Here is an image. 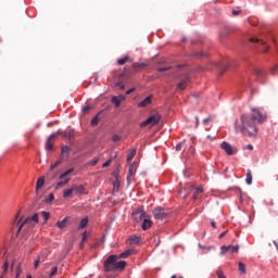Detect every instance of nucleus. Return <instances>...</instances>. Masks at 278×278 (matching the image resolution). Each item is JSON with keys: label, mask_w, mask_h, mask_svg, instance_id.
<instances>
[{"label": "nucleus", "mask_w": 278, "mask_h": 278, "mask_svg": "<svg viewBox=\"0 0 278 278\" xmlns=\"http://www.w3.org/2000/svg\"><path fill=\"white\" fill-rule=\"evenodd\" d=\"M152 214L153 217L157 220H163L168 216L166 208H162V206H155V208L152 211Z\"/></svg>", "instance_id": "39448f33"}, {"label": "nucleus", "mask_w": 278, "mask_h": 278, "mask_svg": "<svg viewBox=\"0 0 278 278\" xmlns=\"http://www.w3.org/2000/svg\"><path fill=\"white\" fill-rule=\"evenodd\" d=\"M227 232H220L219 239H223L226 236Z\"/></svg>", "instance_id": "6e6d98bb"}, {"label": "nucleus", "mask_w": 278, "mask_h": 278, "mask_svg": "<svg viewBox=\"0 0 278 278\" xmlns=\"http://www.w3.org/2000/svg\"><path fill=\"white\" fill-rule=\"evenodd\" d=\"M132 92H135V88L128 89V90L125 92V94H126V96H129V94H131Z\"/></svg>", "instance_id": "de8ad7c7"}, {"label": "nucleus", "mask_w": 278, "mask_h": 278, "mask_svg": "<svg viewBox=\"0 0 278 278\" xmlns=\"http://www.w3.org/2000/svg\"><path fill=\"white\" fill-rule=\"evenodd\" d=\"M89 219L87 217L80 219V226H78L80 229H84L87 227Z\"/></svg>", "instance_id": "f704fd0d"}, {"label": "nucleus", "mask_w": 278, "mask_h": 278, "mask_svg": "<svg viewBox=\"0 0 278 278\" xmlns=\"http://www.w3.org/2000/svg\"><path fill=\"white\" fill-rule=\"evenodd\" d=\"M74 170H75L74 167H72V169H67V172H63V174L59 176V179H61V182L56 184V189L66 186L71 181L70 175L74 173Z\"/></svg>", "instance_id": "20e7f679"}, {"label": "nucleus", "mask_w": 278, "mask_h": 278, "mask_svg": "<svg viewBox=\"0 0 278 278\" xmlns=\"http://www.w3.org/2000/svg\"><path fill=\"white\" fill-rule=\"evenodd\" d=\"M87 240V238H86V235H85V237H83V241H86Z\"/></svg>", "instance_id": "338daca9"}, {"label": "nucleus", "mask_w": 278, "mask_h": 278, "mask_svg": "<svg viewBox=\"0 0 278 278\" xmlns=\"http://www.w3.org/2000/svg\"><path fill=\"white\" fill-rule=\"evenodd\" d=\"M119 186H121V182L118 180L113 182V188H114L115 191L118 190Z\"/></svg>", "instance_id": "ea45409f"}, {"label": "nucleus", "mask_w": 278, "mask_h": 278, "mask_svg": "<svg viewBox=\"0 0 278 278\" xmlns=\"http://www.w3.org/2000/svg\"><path fill=\"white\" fill-rule=\"evenodd\" d=\"M137 154V149L136 148H132L129 152V154L127 155V162L130 163L134 157L136 156Z\"/></svg>", "instance_id": "b1692460"}, {"label": "nucleus", "mask_w": 278, "mask_h": 278, "mask_svg": "<svg viewBox=\"0 0 278 278\" xmlns=\"http://www.w3.org/2000/svg\"><path fill=\"white\" fill-rule=\"evenodd\" d=\"M170 278H177V276H176V275H174V276H172ZM179 278H184V277H179Z\"/></svg>", "instance_id": "0e129e2a"}, {"label": "nucleus", "mask_w": 278, "mask_h": 278, "mask_svg": "<svg viewBox=\"0 0 278 278\" xmlns=\"http://www.w3.org/2000/svg\"><path fill=\"white\" fill-rule=\"evenodd\" d=\"M59 135H61L67 139H73L75 137V129H68L65 131H56V136H59Z\"/></svg>", "instance_id": "dca6fc26"}, {"label": "nucleus", "mask_w": 278, "mask_h": 278, "mask_svg": "<svg viewBox=\"0 0 278 278\" xmlns=\"http://www.w3.org/2000/svg\"><path fill=\"white\" fill-rule=\"evenodd\" d=\"M41 218H43V223H47L50 218V213H48L47 211H42Z\"/></svg>", "instance_id": "72a5a7b5"}, {"label": "nucleus", "mask_w": 278, "mask_h": 278, "mask_svg": "<svg viewBox=\"0 0 278 278\" xmlns=\"http://www.w3.org/2000/svg\"><path fill=\"white\" fill-rule=\"evenodd\" d=\"M254 74H255L257 77H262V76H263V70H261L260 67H255V68H254Z\"/></svg>", "instance_id": "c9c22d12"}, {"label": "nucleus", "mask_w": 278, "mask_h": 278, "mask_svg": "<svg viewBox=\"0 0 278 278\" xmlns=\"http://www.w3.org/2000/svg\"><path fill=\"white\" fill-rule=\"evenodd\" d=\"M126 100V97L123 96V94H119V96H113L111 98V102L116 106V108H119L122 102Z\"/></svg>", "instance_id": "f8f14e48"}, {"label": "nucleus", "mask_w": 278, "mask_h": 278, "mask_svg": "<svg viewBox=\"0 0 278 278\" xmlns=\"http://www.w3.org/2000/svg\"><path fill=\"white\" fill-rule=\"evenodd\" d=\"M29 223L38 224V213H35V215H33V217H26V219H24V222H22V225H20V230L23 228V226L25 224H29Z\"/></svg>", "instance_id": "f3484780"}, {"label": "nucleus", "mask_w": 278, "mask_h": 278, "mask_svg": "<svg viewBox=\"0 0 278 278\" xmlns=\"http://www.w3.org/2000/svg\"><path fill=\"white\" fill-rule=\"evenodd\" d=\"M112 140H113L114 142H117V141L121 140V137H119L118 135H113V136H112Z\"/></svg>", "instance_id": "37998d69"}, {"label": "nucleus", "mask_w": 278, "mask_h": 278, "mask_svg": "<svg viewBox=\"0 0 278 278\" xmlns=\"http://www.w3.org/2000/svg\"><path fill=\"white\" fill-rule=\"evenodd\" d=\"M132 217L136 223H141L146 217H149V215L144 213L143 208H136L135 213H132Z\"/></svg>", "instance_id": "6e6552de"}, {"label": "nucleus", "mask_w": 278, "mask_h": 278, "mask_svg": "<svg viewBox=\"0 0 278 278\" xmlns=\"http://www.w3.org/2000/svg\"><path fill=\"white\" fill-rule=\"evenodd\" d=\"M74 188V193L76 194H84L86 191V187L84 185H78V187H73Z\"/></svg>", "instance_id": "412c9836"}, {"label": "nucleus", "mask_w": 278, "mask_h": 278, "mask_svg": "<svg viewBox=\"0 0 278 278\" xmlns=\"http://www.w3.org/2000/svg\"><path fill=\"white\" fill-rule=\"evenodd\" d=\"M189 152H190L191 154H193V153H194V148H193L192 146H190V148H189Z\"/></svg>", "instance_id": "864d4df0"}, {"label": "nucleus", "mask_w": 278, "mask_h": 278, "mask_svg": "<svg viewBox=\"0 0 278 278\" xmlns=\"http://www.w3.org/2000/svg\"><path fill=\"white\" fill-rule=\"evenodd\" d=\"M58 167V165H55V163L54 164H52L51 166H50V169H54V168H56Z\"/></svg>", "instance_id": "13d9d810"}, {"label": "nucleus", "mask_w": 278, "mask_h": 278, "mask_svg": "<svg viewBox=\"0 0 278 278\" xmlns=\"http://www.w3.org/2000/svg\"><path fill=\"white\" fill-rule=\"evenodd\" d=\"M146 67H147L146 63H138V62L132 63V68L134 70H143Z\"/></svg>", "instance_id": "c756f323"}, {"label": "nucleus", "mask_w": 278, "mask_h": 278, "mask_svg": "<svg viewBox=\"0 0 278 278\" xmlns=\"http://www.w3.org/2000/svg\"><path fill=\"white\" fill-rule=\"evenodd\" d=\"M251 42H255V43H260L261 46H263V52L266 53L269 50V46L266 45V41H264L263 39H258V38H251L250 39Z\"/></svg>", "instance_id": "a211bd4d"}, {"label": "nucleus", "mask_w": 278, "mask_h": 278, "mask_svg": "<svg viewBox=\"0 0 278 278\" xmlns=\"http://www.w3.org/2000/svg\"><path fill=\"white\" fill-rule=\"evenodd\" d=\"M8 269H9V263H8V262H5V263H4V265H3V270H4V273H7V271H8Z\"/></svg>", "instance_id": "09e8293b"}, {"label": "nucleus", "mask_w": 278, "mask_h": 278, "mask_svg": "<svg viewBox=\"0 0 278 278\" xmlns=\"http://www.w3.org/2000/svg\"><path fill=\"white\" fill-rule=\"evenodd\" d=\"M274 244H275V247H276V249H277V251H278V243H277V242H274Z\"/></svg>", "instance_id": "680f3d73"}, {"label": "nucleus", "mask_w": 278, "mask_h": 278, "mask_svg": "<svg viewBox=\"0 0 278 278\" xmlns=\"http://www.w3.org/2000/svg\"><path fill=\"white\" fill-rule=\"evenodd\" d=\"M220 148L226 152L227 155H235L238 153V149L232 147L229 142L223 141Z\"/></svg>", "instance_id": "0eeeda50"}, {"label": "nucleus", "mask_w": 278, "mask_h": 278, "mask_svg": "<svg viewBox=\"0 0 278 278\" xmlns=\"http://www.w3.org/2000/svg\"><path fill=\"white\" fill-rule=\"evenodd\" d=\"M137 163L136 162H132L130 165H129V169H128V174H127V184H130V178L134 177L137 173Z\"/></svg>", "instance_id": "9b49d317"}, {"label": "nucleus", "mask_w": 278, "mask_h": 278, "mask_svg": "<svg viewBox=\"0 0 278 278\" xmlns=\"http://www.w3.org/2000/svg\"><path fill=\"white\" fill-rule=\"evenodd\" d=\"M152 99H153V96L152 94H149L148 97H146L142 101H140L137 106L138 108H147L149 105L152 104Z\"/></svg>", "instance_id": "4468645a"}, {"label": "nucleus", "mask_w": 278, "mask_h": 278, "mask_svg": "<svg viewBox=\"0 0 278 278\" xmlns=\"http://www.w3.org/2000/svg\"><path fill=\"white\" fill-rule=\"evenodd\" d=\"M62 164V160H58L56 162H54V166H59Z\"/></svg>", "instance_id": "603ef678"}, {"label": "nucleus", "mask_w": 278, "mask_h": 278, "mask_svg": "<svg viewBox=\"0 0 278 278\" xmlns=\"http://www.w3.org/2000/svg\"><path fill=\"white\" fill-rule=\"evenodd\" d=\"M22 270H21V266H17V274L15 275V278H18L21 275Z\"/></svg>", "instance_id": "8fccbe9b"}, {"label": "nucleus", "mask_w": 278, "mask_h": 278, "mask_svg": "<svg viewBox=\"0 0 278 278\" xmlns=\"http://www.w3.org/2000/svg\"><path fill=\"white\" fill-rule=\"evenodd\" d=\"M184 146H185V142H179V143H177V144L175 146V150H176V151H181L182 148H184Z\"/></svg>", "instance_id": "4c0bfd02"}, {"label": "nucleus", "mask_w": 278, "mask_h": 278, "mask_svg": "<svg viewBox=\"0 0 278 278\" xmlns=\"http://www.w3.org/2000/svg\"><path fill=\"white\" fill-rule=\"evenodd\" d=\"M170 70H172V66H165V67H159L157 72L163 73V72H167V71H170Z\"/></svg>", "instance_id": "58836bf2"}, {"label": "nucleus", "mask_w": 278, "mask_h": 278, "mask_svg": "<svg viewBox=\"0 0 278 278\" xmlns=\"http://www.w3.org/2000/svg\"><path fill=\"white\" fill-rule=\"evenodd\" d=\"M51 265H52V263L46 264V268L50 267Z\"/></svg>", "instance_id": "052dcab7"}, {"label": "nucleus", "mask_w": 278, "mask_h": 278, "mask_svg": "<svg viewBox=\"0 0 278 278\" xmlns=\"http://www.w3.org/2000/svg\"><path fill=\"white\" fill-rule=\"evenodd\" d=\"M59 271L58 266L52 267V269H50V275H48V278H53Z\"/></svg>", "instance_id": "2f4dec72"}, {"label": "nucleus", "mask_w": 278, "mask_h": 278, "mask_svg": "<svg viewBox=\"0 0 278 278\" xmlns=\"http://www.w3.org/2000/svg\"><path fill=\"white\" fill-rule=\"evenodd\" d=\"M67 225H68V217H65L61 222H56V227H59V229H64L67 227Z\"/></svg>", "instance_id": "aec40b11"}, {"label": "nucleus", "mask_w": 278, "mask_h": 278, "mask_svg": "<svg viewBox=\"0 0 278 278\" xmlns=\"http://www.w3.org/2000/svg\"><path fill=\"white\" fill-rule=\"evenodd\" d=\"M239 250H240V247L239 245H223L220 248V255H226V254H229V255H233V254H238L239 253Z\"/></svg>", "instance_id": "423d86ee"}, {"label": "nucleus", "mask_w": 278, "mask_h": 278, "mask_svg": "<svg viewBox=\"0 0 278 278\" xmlns=\"http://www.w3.org/2000/svg\"><path fill=\"white\" fill-rule=\"evenodd\" d=\"M190 85V76L189 75H184L179 83L177 84V88L179 90H186Z\"/></svg>", "instance_id": "1a4fd4ad"}, {"label": "nucleus", "mask_w": 278, "mask_h": 278, "mask_svg": "<svg viewBox=\"0 0 278 278\" xmlns=\"http://www.w3.org/2000/svg\"><path fill=\"white\" fill-rule=\"evenodd\" d=\"M54 195H53V193H50V195H48V200H46V201H48V202H52V201H54Z\"/></svg>", "instance_id": "a18cd8bd"}, {"label": "nucleus", "mask_w": 278, "mask_h": 278, "mask_svg": "<svg viewBox=\"0 0 278 278\" xmlns=\"http://www.w3.org/2000/svg\"><path fill=\"white\" fill-rule=\"evenodd\" d=\"M99 162V157H93L91 161H90V165L91 166H96Z\"/></svg>", "instance_id": "a19ab883"}, {"label": "nucleus", "mask_w": 278, "mask_h": 278, "mask_svg": "<svg viewBox=\"0 0 278 278\" xmlns=\"http://www.w3.org/2000/svg\"><path fill=\"white\" fill-rule=\"evenodd\" d=\"M74 193H75L74 187H71L70 189H65V191H63V199H71V198H73Z\"/></svg>", "instance_id": "6ab92c4d"}, {"label": "nucleus", "mask_w": 278, "mask_h": 278, "mask_svg": "<svg viewBox=\"0 0 278 278\" xmlns=\"http://www.w3.org/2000/svg\"><path fill=\"white\" fill-rule=\"evenodd\" d=\"M45 186V178H39L37 179V187L36 190L38 191L39 189H41Z\"/></svg>", "instance_id": "7c9ffc66"}, {"label": "nucleus", "mask_w": 278, "mask_h": 278, "mask_svg": "<svg viewBox=\"0 0 278 278\" xmlns=\"http://www.w3.org/2000/svg\"><path fill=\"white\" fill-rule=\"evenodd\" d=\"M216 275H217L218 278H226V276L224 275V273L220 271V270H217Z\"/></svg>", "instance_id": "c03bdc74"}, {"label": "nucleus", "mask_w": 278, "mask_h": 278, "mask_svg": "<svg viewBox=\"0 0 278 278\" xmlns=\"http://www.w3.org/2000/svg\"><path fill=\"white\" fill-rule=\"evenodd\" d=\"M135 253L134 250H127L124 253H122L119 256H117L118 258H127L128 256L132 255Z\"/></svg>", "instance_id": "cd10ccee"}, {"label": "nucleus", "mask_w": 278, "mask_h": 278, "mask_svg": "<svg viewBox=\"0 0 278 278\" xmlns=\"http://www.w3.org/2000/svg\"><path fill=\"white\" fill-rule=\"evenodd\" d=\"M195 121H197V125H199V117H195Z\"/></svg>", "instance_id": "69168bd1"}, {"label": "nucleus", "mask_w": 278, "mask_h": 278, "mask_svg": "<svg viewBox=\"0 0 278 278\" xmlns=\"http://www.w3.org/2000/svg\"><path fill=\"white\" fill-rule=\"evenodd\" d=\"M190 192H192V200L193 201H197L200 197V194H202L204 192V189L203 187H194V186H191L190 187Z\"/></svg>", "instance_id": "9d476101"}, {"label": "nucleus", "mask_w": 278, "mask_h": 278, "mask_svg": "<svg viewBox=\"0 0 278 278\" xmlns=\"http://www.w3.org/2000/svg\"><path fill=\"white\" fill-rule=\"evenodd\" d=\"M245 182L249 186H251L253 184V175H252L251 169H248V172H247Z\"/></svg>", "instance_id": "4be33fe9"}, {"label": "nucleus", "mask_w": 278, "mask_h": 278, "mask_svg": "<svg viewBox=\"0 0 278 278\" xmlns=\"http://www.w3.org/2000/svg\"><path fill=\"white\" fill-rule=\"evenodd\" d=\"M70 151H71V148L68 146L61 147V155H65V154L68 155Z\"/></svg>", "instance_id": "473e14b6"}, {"label": "nucleus", "mask_w": 278, "mask_h": 278, "mask_svg": "<svg viewBox=\"0 0 278 278\" xmlns=\"http://www.w3.org/2000/svg\"><path fill=\"white\" fill-rule=\"evenodd\" d=\"M248 149H249V150H253L254 147H253L252 144H248Z\"/></svg>", "instance_id": "bf43d9fd"}, {"label": "nucleus", "mask_w": 278, "mask_h": 278, "mask_svg": "<svg viewBox=\"0 0 278 278\" xmlns=\"http://www.w3.org/2000/svg\"><path fill=\"white\" fill-rule=\"evenodd\" d=\"M211 227H212L213 229H216V228H217L216 222L212 220V222H211Z\"/></svg>", "instance_id": "3c124183"}, {"label": "nucleus", "mask_w": 278, "mask_h": 278, "mask_svg": "<svg viewBox=\"0 0 278 278\" xmlns=\"http://www.w3.org/2000/svg\"><path fill=\"white\" fill-rule=\"evenodd\" d=\"M238 270H239L240 275H245L247 266L243 263H238Z\"/></svg>", "instance_id": "c85d7f7f"}, {"label": "nucleus", "mask_w": 278, "mask_h": 278, "mask_svg": "<svg viewBox=\"0 0 278 278\" xmlns=\"http://www.w3.org/2000/svg\"><path fill=\"white\" fill-rule=\"evenodd\" d=\"M141 241V238L138 237L137 235H132L130 238H129V243L130 244H138L140 243Z\"/></svg>", "instance_id": "5701e85b"}, {"label": "nucleus", "mask_w": 278, "mask_h": 278, "mask_svg": "<svg viewBox=\"0 0 278 278\" xmlns=\"http://www.w3.org/2000/svg\"><path fill=\"white\" fill-rule=\"evenodd\" d=\"M43 262H45V258L41 260V257H37V260H35V269H37L39 267V264Z\"/></svg>", "instance_id": "e433bc0d"}, {"label": "nucleus", "mask_w": 278, "mask_h": 278, "mask_svg": "<svg viewBox=\"0 0 278 278\" xmlns=\"http://www.w3.org/2000/svg\"><path fill=\"white\" fill-rule=\"evenodd\" d=\"M116 157H117V153H115L114 156H111L110 159H108V160L102 164V167H103V168L109 167V166L111 165L112 161H113L114 159H116Z\"/></svg>", "instance_id": "bb28decb"}, {"label": "nucleus", "mask_w": 278, "mask_h": 278, "mask_svg": "<svg viewBox=\"0 0 278 278\" xmlns=\"http://www.w3.org/2000/svg\"><path fill=\"white\" fill-rule=\"evenodd\" d=\"M26 278H33L31 275L26 276Z\"/></svg>", "instance_id": "774afa93"}, {"label": "nucleus", "mask_w": 278, "mask_h": 278, "mask_svg": "<svg viewBox=\"0 0 278 278\" xmlns=\"http://www.w3.org/2000/svg\"><path fill=\"white\" fill-rule=\"evenodd\" d=\"M210 121H211V118L206 117V118L203 119V124H207Z\"/></svg>", "instance_id": "5fc2aeb1"}, {"label": "nucleus", "mask_w": 278, "mask_h": 278, "mask_svg": "<svg viewBox=\"0 0 278 278\" xmlns=\"http://www.w3.org/2000/svg\"><path fill=\"white\" fill-rule=\"evenodd\" d=\"M99 115H100V113L96 114V115L92 117V119H91V122H90V125H91L92 127H96V126L99 124V122H100Z\"/></svg>", "instance_id": "a878e982"}, {"label": "nucleus", "mask_w": 278, "mask_h": 278, "mask_svg": "<svg viewBox=\"0 0 278 278\" xmlns=\"http://www.w3.org/2000/svg\"><path fill=\"white\" fill-rule=\"evenodd\" d=\"M267 114L263 109H252V113H245L240 115L239 122H236L235 128L239 130L245 137H254L257 135V124L266 122Z\"/></svg>", "instance_id": "f257e3e1"}, {"label": "nucleus", "mask_w": 278, "mask_h": 278, "mask_svg": "<svg viewBox=\"0 0 278 278\" xmlns=\"http://www.w3.org/2000/svg\"><path fill=\"white\" fill-rule=\"evenodd\" d=\"M128 62H130V58L128 55L117 60V64L121 66L125 65Z\"/></svg>", "instance_id": "393cba45"}, {"label": "nucleus", "mask_w": 278, "mask_h": 278, "mask_svg": "<svg viewBox=\"0 0 278 278\" xmlns=\"http://www.w3.org/2000/svg\"><path fill=\"white\" fill-rule=\"evenodd\" d=\"M153 225V222L152 219H150V215H148V217H146L143 220H142V224H141V229L143 231H147L148 229H150Z\"/></svg>", "instance_id": "2eb2a0df"}, {"label": "nucleus", "mask_w": 278, "mask_h": 278, "mask_svg": "<svg viewBox=\"0 0 278 278\" xmlns=\"http://www.w3.org/2000/svg\"><path fill=\"white\" fill-rule=\"evenodd\" d=\"M161 119L162 115L160 113H152L146 121L140 123V128H144L147 126L153 127L157 125L161 122Z\"/></svg>", "instance_id": "7ed1b4c3"}, {"label": "nucleus", "mask_w": 278, "mask_h": 278, "mask_svg": "<svg viewBox=\"0 0 278 278\" xmlns=\"http://www.w3.org/2000/svg\"><path fill=\"white\" fill-rule=\"evenodd\" d=\"M56 137H58L56 132H54V134L50 135V137H48V140H46V150L53 151L52 140H54Z\"/></svg>", "instance_id": "ddd939ff"}, {"label": "nucleus", "mask_w": 278, "mask_h": 278, "mask_svg": "<svg viewBox=\"0 0 278 278\" xmlns=\"http://www.w3.org/2000/svg\"><path fill=\"white\" fill-rule=\"evenodd\" d=\"M241 14V11L240 10H232V15L233 16H238Z\"/></svg>", "instance_id": "49530a36"}, {"label": "nucleus", "mask_w": 278, "mask_h": 278, "mask_svg": "<svg viewBox=\"0 0 278 278\" xmlns=\"http://www.w3.org/2000/svg\"><path fill=\"white\" fill-rule=\"evenodd\" d=\"M84 112H89L90 111V106H85V109H83Z\"/></svg>", "instance_id": "4d7b16f0"}, {"label": "nucleus", "mask_w": 278, "mask_h": 278, "mask_svg": "<svg viewBox=\"0 0 278 278\" xmlns=\"http://www.w3.org/2000/svg\"><path fill=\"white\" fill-rule=\"evenodd\" d=\"M186 41H187V38H182V39H181V42H186Z\"/></svg>", "instance_id": "e2e57ef3"}, {"label": "nucleus", "mask_w": 278, "mask_h": 278, "mask_svg": "<svg viewBox=\"0 0 278 278\" xmlns=\"http://www.w3.org/2000/svg\"><path fill=\"white\" fill-rule=\"evenodd\" d=\"M114 87H118L121 90L125 89V85H123L122 83H115Z\"/></svg>", "instance_id": "79ce46f5"}, {"label": "nucleus", "mask_w": 278, "mask_h": 278, "mask_svg": "<svg viewBox=\"0 0 278 278\" xmlns=\"http://www.w3.org/2000/svg\"><path fill=\"white\" fill-rule=\"evenodd\" d=\"M117 255H110L103 263L104 271H117V270H124L127 266V263L125 261H118Z\"/></svg>", "instance_id": "f03ea898"}]
</instances>
